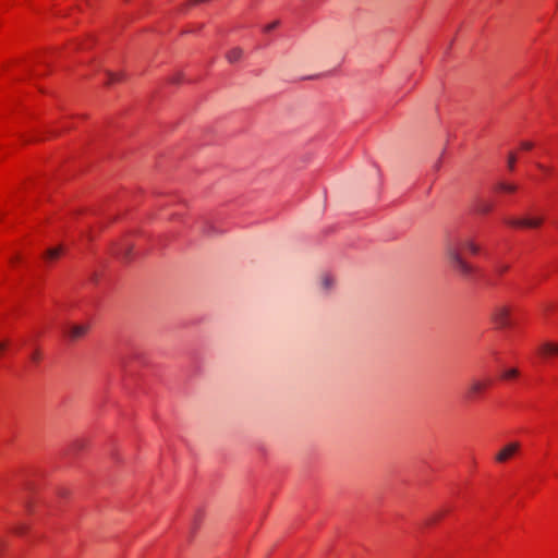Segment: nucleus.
<instances>
[{
	"label": "nucleus",
	"instance_id": "f257e3e1",
	"mask_svg": "<svg viewBox=\"0 0 558 558\" xmlns=\"http://www.w3.org/2000/svg\"><path fill=\"white\" fill-rule=\"evenodd\" d=\"M480 251V245L470 236L450 233L444 240V255L448 264L466 279L474 274L475 268L465 259L463 254L468 252L476 255Z\"/></svg>",
	"mask_w": 558,
	"mask_h": 558
},
{
	"label": "nucleus",
	"instance_id": "f03ea898",
	"mask_svg": "<svg viewBox=\"0 0 558 558\" xmlns=\"http://www.w3.org/2000/svg\"><path fill=\"white\" fill-rule=\"evenodd\" d=\"M506 223L512 228L533 229L543 223V218H507Z\"/></svg>",
	"mask_w": 558,
	"mask_h": 558
},
{
	"label": "nucleus",
	"instance_id": "7ed1b4c3",
	"mask_svg": "<svg viewBox=\"0 0 558 558\" xmlns=\"http://www.w3.org/2000/svg\"><path fill=\"white\" fill-rule=\"evenodd\" d=\"M520 448V442H509L497 452L495 460L499 463H505L510 460L517 452H519Z\"/></svg>",
	"mask_w": 558,
	"mask_h": 558
},
{
	"label": "nucleus",
	"instance_id": "20e7f679",
	"mask_svg": "<svg viewBox=\"0 0 558 558\" xmlns=\"http://www.w3.org/2000/svg\"><path fill=\"white\" fill-rule=\"evenodd\" d=\"M509 317H510V310H509V307L504 306V305L497 306L492 314V318H493L494 323L499 328H505L510 325Z\"/></svg>",
	"mask_w": 558,
	"mask_h": 558
},
{
	"label": "nucleus",
	"instance_id": "39448f33",
	"mask_svg": "<svg viewBox=\"0 0 558 558\" xmlns=\"http://www.w3.org/2000/svg\"><path fill=\"white\" fill-rule=\"evenodd\" d=\"M337 280L335 276L329 272H323L318 277V289L323 294H329L336 287Z\"/></svg>",
	"mask_w": 558,
	"mask_h": 558
},
{
	"label": "nucleus",
	"instance_id": "423d86ee",
	"mask_svg": "<svg viewBox=\"0 0 558 558\" xmlns=\"http://www.w3.org/2000/svg\"><path fill=\"white\" fill-rule=\"evenodd\" d=\"M89 324L71 325L68 328L66 336L71 341L83 338L89 330Z\"/></svg>",
	"mask_w": 558,
	"mask_h": 558
},
{
	"label": "nucleus",
	"instance_id": "0eeeda50",
	"mask_svg": "<svg viewBox=\"0 0 558 558\" xmlns=\"http://www.w3.org/2000/svg\"><path fill=\"white\" fill-rule=\"evenodd\" d=\"M538 353L543 357L558 354V343L545 342L539 347Z\"/></svg>",
	"mask_w": 558,
	"mask_h": 558
},
{
	"label": "nucleus",
	"instance_id": "6e6552de",
	"mask_svg": "<svg viewBox=\"0 0 558 558\" xmlns=\"http://www.w3.org/2000/svg\"><path fill=\"white\" fill-rule=\"evenodd\" d=\"M490 384L489 379L485 380H473L470 386V393L471 395H478L482 391H484Z\"/></svg>",
	"mask_w": 558,
	"mask_h": 558
},
{
	"label": "nucleus",
	"instance_id": "1a4fd4ad",
	"mask_svg": "<svg viewBox=\"0 0 558 558\" xmlns=\"http://www.w3.org/2000/svg\"><path fill=\"white\" fill-rule=\"evenodd\" d=\"M243 57V50L240 47H234L226 53V58L230 63H235Z\"/></svg>",
	"mask_w": 558,
	"mask_h": 558
},
{
	"label": "nucleus",
	"instance_id": "9d476101",
	"mask_svg": "<svg viewBox=\"0 0 558 558\" xmlns=\"http://www.w3.org/2000/svg\"><path fill=\"white\" fill-rule=\"evenodd\" d=\"M62 254V247L61 246H57V247H52V248H49L46 254H45V260L50 263V262H53L56 260L57 258H59Z\"/></svg>",
	"mask_w": 558,
	"mask_h": 558
},
{
	"label": "nucleus",
	"instance_id": "9b49d317",
	"mask_svg": "<svg viewBox=\"0 0 558 558\" xmlns=\"http://www.w3.org/2000/svg\"><path fill=\"white\" fill-rule=\"evenodd\" d=\"M493 209V205L486 201H480L476 205V211L480 214H488Z\"/></svg>",
	"mask_w": 558,
	"mask_h": 558
},
{
	"label": "nucleus",
	"instance_id": "f8f14e48",
	"mask_svg": "<svg viewBox=\"0 0 558 558\" xmlns=\"http://www.w3.org/2000/svg\"><path fill=\"white\" fill-rule=\"evenodd\" d=\"M517 189H518L517 185L512 184V183L500 182L497 185V190L506 192V193H513L517 191Z\"/></svg>",
	"mask_w": 558,
	"mask_h": 558
},
{
	"label": "nucleus",
	"instance_id": "ddd939ff",
	"mask_svg": "<svg viewBox=\"0 0 558 558\" xmlns=\"http://www.w3.org/2000/svg\"><path fill=\"white\" fill-rule=\"evenodd\" d=\"M515 160H517L515 155L510 153L509 156H508V168H509V170H513L514 169Z\"/></svg>",
	"mask_w": 558,
	"mask_h": 558
},
{
	"label": "nucleus",
	"instance_id": "4468645a",
	"mask_svg": "<svg viewBox=\"0 0 558 558\" xmlns=\"http://www.w3.org/2000/svg\"><path fill=\"white\" fill-rule=\"evenodd\" d=\"M518 375V371L515 368H510L504 373V378H513Z\"/></svg>",
	"mask_w": 558,
	"mask_h": 558
},
{
	"label": "nucleus",
	"instance_id": "2eb2a0df",
	"mask_svg": "<svg viewBox=\"0 0 558 558\" xmlns=\"http://www.w3.org/2000/svg\"><path fill=\"white\" fill-rule=\"evenodd\" d=\"M533 146H534V144H533L532 142H527V141H526V142H522V143H521V148H522V149H525V150H530V149H532V148H533Z\"/></svg>",
	"mask_w": 558,
	"mask_h": 558
},
{
	"label": "nucleus",
	"instance_id": "dca6fc26",
	"mask_svg": "<svg viewBox=\"0 0 558 558\" xmlns=\"http://www.w3.org/2000/svg\"><path fill=\"white\" fill-rule=\"evenodd\" d=\"M131 251V246H125L123 250H121L120 252H118V254L120 255H123L124 257H128L129 256V253Z\"/></svg>",
	"mask_w": 558,
	"mask_h": 558
},
{
	"label": "nucleus",
	"instance_id": "f3484780",
	"mask_svg": "<svg viewBox=\"0 0 558 558\" xmlns=\"http://www.w3.org/2000/svg\"><path fill=\"white\" fill-rule=\"evenodd\" d=\"M108 75H109V83H113V82H116V81H119V80H120V77H119V75H118V74L109 73Z\"/></svg>",
	"mask_w": 558,
	"mask_h": 558
},
{
	"label": "nucleus",
	"instance_id": "a211bd4d",
	"mask_svg": "<svg viewBox=\"0 0 558 558\" xmlns=\"http://www.w3.org/2000/svg\"><path fill=\"white\" fill-rule=\"evenodd\" d=\"M508 269H509V266H508V265H500V266H498V267H497V271H498L499 274H504V272H506Z\"/></svg>",
	"mask_w": 558,
	"mask_h": 558
},
{
	"label": "nucleus",
	"instance_id": "6ab92c4d",
	"mask_svg": "<svg viewBox=\"0 0 558 558\" xmlns=\"http://www.w3.org/2000/svg\"><path fill=\"white\" fill-rule=\"evenodd\" d=\"M277 25H278V22L270 23L269 25H267L265 27V31L270 32V31L275 29L277 27Z\"/></svg>",
	"mask_w": 558,
	"mask_h": 558
},
{
	"label": "nucleus",
	"instance_id": "aec40b11",
	"mask_svg": "<svg viewBox=\"0 0 558 558\" xmlns=\"http://www.w3.org/2000/svg\"><path fill=\"white\" fill-rule=\"evenodd\" d=\"M39 359H40V353L38 351H36L32 354L33 361L37 362V361H39Z\"/></svg>",
	"mask_w": 558,
	"mask_h": 558
},
{
	"label": "nucleus",
	"instance_id": "412c9836",
	"mask_svg": "<svg viewBox=\"0 0 558 558\" xmlns=\"http://www.w3.org/2000/svg\"><path fill=\"white\" fill-rule=\"evenodd\" d=\"M537 167L543 170L544 172H549V168H546L545 166L541 165V163H537Z\"/></svg>",
	"mask_w": 558,
	"mask_h": 558
},
{
	"label": "nucleus",
	"instance_id": "4be33fe9",
	"mask_svg": "<svg viewBox=\"0 0 558 558\" xmlns=\"http://www.w3.org/2000/svg\"><path fill=\"white\" fill-rule=\"evenodd\" d=\"M22 531H23V529H22V527H17V529L15 530V533H16V534H22Z\"/></svg>",
	"mask_w": 558,
	"mask_h": 558
}]
</instances>
